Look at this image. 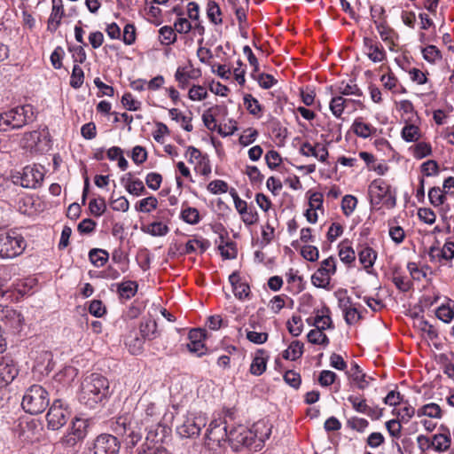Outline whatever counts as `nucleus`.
Instances as JSON below:
<instances>
[{"label": "nucleus", "instance_id": "1", "mask_svg": "<svg viewBox=\"0 0 454 454\" xmlns=\"http://www.w3.org/2000/svg\"><path fill=\"white\" fill-rule=\"evenodd\" d=\"M272 424L269 419H262L248 428L239 425L229 430V440L231 447L239 450L240 447H247L251 450H261L272 432Z\"/></svg>", "mask_w": 454, "mask_h": 454}, {"label": "nucleus", "instance_id": "2", "mask_svg": "<svg viewBox=\"0 0 454 454\" xmlns=\"http://www.w3.org/2000/svg\"><path fill=\"white\" fill-rule=\"evenodd\" d=\"M111 396L110 384L106 377L91 373L83 378L79 395L80 403L89 409H96L106 403Z\"/></svg>", "mask_w": 454, "mask_h": 454}, {"label": "nucleus", "instance_id": "3", "mask_svg": "<svg viewBox=\"0 0 454 454\" xmlns=\"http://www.w3.org/2000/svg\"><path fill=\"white\" fill-rule=\"evenodd\" d=\"M111 428L128 448L135 447L141 441L144 427L142 419L135 415L125 414L112 423Z\"/></svg>", "mask_w": 454, "mask_h": 454}, {"label": "nucleus", "instance_id": "4", "mask_svg": "<svg viewBox=\"0 0 454 454\" xmlns=\"http://www.w3.org/2000/svg\"><path fill=\"white\" fill-rule=\"evenodd\" d=\"M35 119L34 106L23 105L0 114V131L19 129Z\"/></svg>", "mask_w": 454, "mask_h": 454}, {"label": "nucleus", "instance_id": "5", "mask_svg": "<svg viewBox=\"0 0 454 454\" xmlns=\"http://www.w3.org/2000/svg\"><path fill=\"white\" fill-rule=\"evenodd\" d=\"M27 241L17 229L0 231V259H13L23 254Z\"/></svg>", "mask_w": 454, "mask_h": 454}, {"label": "nucleus", "instance_id": "6", "mask_svg": "<svg viewBox=\"0 0 454 454\" xmlns=\"http://www.w3.org/2000/svg\"><path fill=\"white\" fill-rule=\"evenodd\" d=\"M49 403L48 391L43 386L34 384L26 389L21 406L26 412L36 415L44 411Z\"/></svg>", "mask_w": 454, "mask_h": 454}, {"label": "nucleus", "instance_id": "7", "mask_svg": "<svg viewBox=\"0 0 454 454\" xmlns=\"http://www.w3.org/2000/svg\"><path fill=\"white\" fill-rule=\"evenodd\" d=\"M369 196L372 205L383 203L387 208H393L396 205L395 192L383 179H375L369 185Z\"/></svg>", "mask_w": 454, "mask_h": 454}, {"label": "nucleus", "instance_id": "8", "mask_svg": "<svg viewBox=\"0 0 454 454\" xmlns=\"http://www.w3.org/2000/svg\"><path fill=\"white\" fill-rule=\"evenodd\" d=\"M43 168L37 165L26 166L21 171L16 172L12 176L14 184H19L27 189H36L40 187L43 184Z\"/></svg>", "mask_w": 454, "mask_h": 454}, {"label": "nucleus", "instance_id": "9", "mask_svg": "<svg viewBox=\"0 0 454 454\" xmlns=\"http://www.w3.org/2000/svg\"><path fill=\"white\" fill-rule=\"evenodd\" d=\"M207 421V418L202 412H188L182 423L176 427V432L183 438L197 437Z\"/></svg>", "mask_w": 454, "mask_h": 454}, {"label": "nucleus", "instance_id": "10", "mask_svg": "<svg viewBox=\"0 0 454 454\" xmlns=\"http://www.w3.org/2000/svg\"><path fill=\"white\" fill-rule=\"evenodd\" d=\"M71 416L68 403L63 399H55L46 415L49 429L58 430L66 425Z\"/></svg>", "mask_w": 454, "mask_h": 454}, {"label": "nucleus", "instance_id": "11", "mask_svg": "<svg viewBox=\"0 0 454 454\" xmlns=\"http://www.w3.org/2000/svg\"><path fill=\"white\" fill-rule=\"evenodd\" d=\"M229 440V430L227 428L226 421L223 418L213 419L205 434V442L208 447L213 448L215 446H221L222 442H228Z\"/></svg>", "mask_w": 454, "mask_h": 454}, {"label": "nucleus", "instance_id": "12", "mask_svg": "<svg viewBox=\"0 0 454 454\" xmlns=\"http://www.w3.org/2000/svg\"><path fill=\"white\" fill-rule=\"evenodd\" d=\"M139 333L141 337H135L132 340L134 344H129L130 352L134 355L139 354L143 349L145 340H154L158 337L157 323L155 320L147 319L141 322L139 325Z\"/></svg>", "mask_w": 454, "mask_h": 454}, {"label": "nucleus", "instance_id": "13", "mask_svg": "<svg viewBox=\"0 0 454 454\" xmlns=\"http://www.w3.org/2000/svg\"><path fill=\"white\" fill-rule=\"evenodd\" d=\"M23 321V317L17 310L0 305V328L4 332L20 333Z\"/></svg>", "mask_w": 454, "mask_h": 454}, {"label": "nucleus", "instance_id": "14", "mask_svg": "<svg viewBox=\"0 0 454 454\" xmlns=\"http://www.w3.org/2000/svg\"><path fill=\"white\" fill-rule=\"evenodd\" d=\"M335 271V259L330 256L321 262L320 267L311 277V282L317 287L326 288L330 285L331 276Z\"/></svg>", "mask_w": 454, "mask_h": 454}, {"label": "nucleus", "instance_id": "15", "mask_svg": "<svg viewBox=\"0 0 454 454\" xmlns=\"http://www.w3.org/2000/svg\"><path fill=\"white\" fill-rule=\"evenodd\" d=\"M88 426L87 419L75 418L67 434L61 438V443L66 447H74L86 437Z\"/></svg>", "mask_w": 454, "mask_h": 454}, {"label": "nucleus", "instance_id": "16", "mask_svg": "<svg viewBox=\"0 0 454 454\" xmlns=\"http://www.w3.org/2000/svg\"><path fill=\"white\" fill-rule=\"evenodd\" d=\"M363 51L373 63H380L387 59V52L382 43L375 36H364L363 38Z\"/></svg>", "mask_w": 454, "mask_h": 454}, {"label": "nucleus", "instance_id": "17", "mask_svg": "<svg viewBox=\"0 0 454 454\" xmlns=\"http://www.w3.org/2000/svg\"><path fill=\"white\" fill-rule=\"evenodd\" d=\"M120 442L117 436L102 434L94 441L93 454H118Z\"/></svg>", "mask_w": 454, "mask_h": 454}, {"label": "nucleus", "instance_id": "18", "mask_svg": "<svg viewBox=\"0 0 454 454\" xmlns=\"http://www.w3.org/2000/svg\"><path fill=\"white\" fill-rule=\"evenodd\" d=\"M189 343L187 344L188 349L196 354L198 356H201L206 352V347L204 340L206 339V332L202 329H192L188 334Z\"/></svg>", "mask_w": 454, "mask_h": 454}, {"label": "nucleus", "instance_id": "19", "mask_svg": "<svg viewBox=\"0 0 454 454\" xmlns=\"http://www.w3.org/2000/svg\"><path fill=\"white\" fill-rule=\"evenodd\" d=\"M373 23L381 38L390 51L395 46V40L398 38L395 31L388 26L385 19L374 20Z\"/></svg>", "mask_w": 454, "mask_h": 454}, {"label": "nucleus", "instance_id": "20", "mask_svg": "<svg viewBox=\"0 0 454 454\" xmlns=\"http://www.w3.org/2000/svg\"><path fill=\"white\" fill-rule=\"evenodd\" d=\"M229 281L232 286L234 296L237 299L240 301L250 299V286L247 282L241 281L238 272H232L229 277Z\"/></svg>", "mask_w": 454, "mask_h": 454}, {"label": "nucleus", "instance_id": "21", "mask_svg": "<svg viewBox=\"0 0 454 454\" xmlns=\"http://www.w3.org/2000/svg\"><path fill=\"white\" fill-rule=\"evenodd\" d=\"M121 183L124 186L125 190L134 196L138 197L146 192L143 181L138 178H133L130 172L125 174L121 178Z\"/></svg>", "mask_w": 454, "mask_h": 454}, {"label": "nucleus", "instance_id": "22", "mask_svg": "<svg viewBox=\"0 0 454 454\" xmlns=\"http://www.w3.org/2000/svg\"><path fill=\"white\" fill-rule=\"evenodd\" d=\"M19 373V370L13 360L3 357L0 361V377L5 386L9 385Z\"/></svg>", "mask_w": 454, "mask_h": 454}, {"label": "nucleus", "instance_id": "23", "mask_svg": "<svg viewBox=\"0 0 454 454\" xmlns=\"http://www.w3.org/2000/svg\"><path fill=\"white\" fill-rule=\"evenodd\" d=\"M269 355L264 349H258L250 364L249 372L254 376H261L267 368Z\"/></svg>", "mask_w": 454, "mask_h": 454}, {"label": "nucleus", "instance_id": "24", "mask_svg": "<svg viewBox=\"0 0 454 454\" xmlns=\"http://www.w3.org/2000/svg\"><path fill=\"white\" fill-rule=\"evenodd\" d=\"M64 16L62 0H52L51 12L48 20L47 29L51 33L55 32Z\"/></svg>", "mask_w": 454, "mask_h": 454}, {"label": "nucleus", "instance_id": "25", "mask_svg": "<svg viewBox=\"0 0 454 454\" xmlns=\"http://www.w3.org/2000/svg\"><path fill=\"white\" fill-rule=\"evenodd\" d=\"M316 316L313 319V325L319 330H327L333 328L331 318V311L327 306H323L320 309H317Z\"/></svg>", "mask_w": 454, "mask_h": 454}, {"label": "nucleus", "instance_id": "26", "mask_svg": "<svg viewBox=\"0 0 454 454\" xmlns=\"http://www.w3.org/2000/svg\"><path fill=\"white\" fill-rule=\"evenodd\" d=\"M348 373L351 380L359 389L362 390L365 389L369 386L370 380H372V378L363 372L362 369L356 363H353L351 364L350 370Z\"/></svg>", "mask_w": 454, "mask_h": 454}, {"label": "nucleus", "instance_id": "27", "mask_svg": "<svg viewBox=\"0 0 454 454\" xmlns=\"http://www.w3.org/2000/svg\"><path fill=\"white\" fill-rule=\"evenodd\" d=\"M336 92L339 96H355L357 98L363 97V91L358 85L352 80L348 82H341L336 85Z\"/></svg>", "mask_w": 454, "mask_h": 454}, {"label": "nucleus", "instance_id": "28", "mask_svg": "<svg viewBox=\"0 0 454 454\" xmlns=\"http://www.w3.org/2000/svg\"><path fill=\"white\" fill-rule=\"evenodd\" d=\"M49 135L47 129H43V131L33 130L30 132H26L23 135L22 143L23 146L26 148L33 149L36 147L37 145L42 141V137L46 138Z\"/></svg>", "mask_w": 454, "mask_h": 454}, {"label": "nucleus", "instance_id": "29", "mask_svg": "<svg viewBox=\"0 0 454 454\" xmlns=\"http://www.w3.org/2000/svg\"><path fill=\"white\" fill-rule=\"evenodd\" d=\"M352 130L357 137L368 138L376 132V128L363 121L362 118H356L352 124Z\"/></svg>", "mask_w": 454, "mask_h": 454}, {"label": "nucleus", "instance_id": "30", "mask_svg": "<svg viewBox=\"0 0 454 454\" xmlns=\"http://www.w3.org/2000/svg\"><path fill=\"white\" fill-rule=\"evenodd\" d=\"M380 82L385 90H390L394 94L403 93L405 89L399 83L398 79L395 76L392 72L382 74Z\"/></svg>", "mask_w": 454, "mask_h": 454}, {"label": "nucleus", "instance_id": "31", "mask_svg": "<svg viewBox=\"0 0 454 454\" xmlns=\"http://www.w3.org/2000/svg\"><path fill=\"white\" fill-rule=\"evenodd\" d=\"M210 246V243L208 240L206 239H190L186 242L183 251L181 254H189L192 253H196L198 250H200V253H204Z\"/></svg>", "mask_w": 454, "mask_h": 454}, {"label": "nucleus", "instance_id": "32", "mask_svg": "<svg viewBox=\"0 0 454 454\" xmlns=\"http://www.w3.org/2000/svg\"><path fill=\"white\" fill-rule=\"evenodd\" d=\"M358 258L360 263L367 270L373 266L377 259V253L372 247L365 246L359 250Z\"/></svg>", "mask_w": 454, "mask_h": 454}, {"label": "nucleus", "instance_id": "33", "mask_svg": "<svg viewBox=\"0 0 454 454\" xmlns=\"http://www.w3.org/2000/svg\"><path fill=\"white\" fill-rule=\"evenodd\" d=\"M304 345L300 340H294L290 343L288 348L284 350L282 356L286 360L295 361L300 358L303 354Z\"/></svg>", "mask_w": 454, "mask_h": 454}, {"label": "nucleus", "instance_id": "34", "mask_svg": "<svg viewBox=\"0 0 454 454\" xmlns=\"http://www.w3.org/2000/svg\"><path fill=\"white\" fill-rule=\"evenodd\" d=\"M403 406L400 408H395L393 410V414L396 415L397 419L401 420L403 423H408L411 419L417 414V411L414 407H412L408 401H404L402 403Z\"/></svg>", "mask_w": 454, "mask_h": 454}, {"label": "nucleus", "instance_id": "35", "mask_svg": "<svg viewBox=\"0 0 454 454\" xmlns=\"http://www.w3.org/2000/svg\"><path fill=\"white\" fill-rule=\"evenodd\" d=\"M218 249L224 259H234L237 256L235 243L230 240L225 241L223 235L219 236Z\"/></svg>", "mask_w": 454, "mask_h": 454}, {"label": "nucleus", "instance_id": "36", "mask_svg": "<svg viewBox=\"0 0 454 454\" xmlns=\"http://www.w3.org/2000/svg\"><path fill=\"white\" fill-rule=\"evenodd\" d=\"M168 114L173 121L180 122L181 127L191 132L193 129L192 124V117L183 114V113L177 108H171L168 110Z\"/></svg>", "mask_w": 454, "mask_h": 454}, {"label": "nucleus", "instance_id": "37", "mask_svg": "<svg viewBox=\"0 0 454 454\" xmlns=\"http://www.w3.org/2000/svg\"><path fill=\"white\" fill-rule=\"evenodd\" d=\"M109 254L101 248H92L89 252L90 262L97 268L104 266L108 261Z\"/></svg>", "mask_w": 454, "mask_h": 454}, {"label": "nucleus", "instance_id": "38", "mask_svg": "<svg viewBox=\"0 0 454 454\" xmlns=\"http://www.w3.org/2000/svg\"><path fill=\"white\" fill-rule=\"evenodd\" d=\"M445 433L434 434L432 440V446L438 451H444L450 446V434L448 429Z\"/></svg>", "mask_w": 454, "mask_h": 454}, {"label": "nucleus", "instance_id": "39", "mask_svg": "<svg viewBox=\"0 0 454 454\" xmlns=\"http://www.w3.org/2000/svg\"><path fill=\"white\" fill-rule=\"evenodd\" d=\"M442 415L441 407L434 403H427L417 410L418 417L427 416L432 419H441Z\"/></svg>", "mask_w": 454, "mask_h": 454}, {"label": "nucleus", "instance_id": "40", "mask_svg": "<svg viewBox=\"0 0 454 454\" xmlns=\"http://www.w3.org/2000/svg\"><path fill=\"white\" fill-rule=\"evenodd\" d=\"M243 100L244 105L250 114L258 118L262 116V106L255 98L251 94H246Z\"/></svg>", "mask_w": 454, "mask_h": 454}, {"label": "nucleus", "instance_id": "41", "mask_svg": "<svg viewBox=\"0 0 454 454\" xmlns=\"http://www.w3.org/2000/svg\"><path fill=\"white\" fill-rule=\"evenodd\" d=\"M256 323L250 320L249 325L254 330H246L247 339L254 344H263L268 340L269 334L267 333H258L255 331Z\"/></svg>", "mask_w": 454, "mask_h": 454}, {"label": "nucleus", "instance_id": "42", "mask_svg": "<svg viewBox=\"0 0 454 454\" xmlns=\"http://www.w3.org/2000/svg\"><path fill=\"white\" fill-rule=\"evenodd\" d=\"M158 207V200L154 196H149L135 204V209L140 213H151Z\"/></svg>", "mask_w": 454, "mask_h": 454}, {"label": "nucleus", "instance_id": "43", "mask_svg": "<svg viewBox=\"0 0 454 454\" xmlns=\"http://www.w3.org/2000/svg\"><path fill=\"white\" fill-rule=\"evenodd\" d=\"M402 137L406 142H416L420 138V129L414 124L407 123L401 131Z\"/></svg>", "mask_w": 454, "mask_h": 454}, {"label": "nucleus", "instance_id": "44", "mask_svg": "<svg viewBox=\"0 0 454 454\" xmlns=\"http://www.w3.org/2000/svg\"><path fill=\"white\" fill-rule=\"evenodd\" d=\"M145 418L141 419L144 425L149 422H158L160 419V412L154 403H148L144 410Z\"/></svg>", "mask_w": 454, "mask_h": 454}, {"label": "nucleus", "instance_id": "45", "mask_svg": "<svg viewBox=\"0 0 454 454\" xmlns=\"http://www.w3.org/2000/svg\"><path fill=\"white\" fill-rule=\"evenodd\" d=\"M180 217L184 222L192 225H195L200 221L198 209L192 207H183L180 213Z\"/></svg>", "mask_w": 454, "mask_h": 454}, {"label": "nucleus", "instance_id": "46", "mask_svg": "<svg viewBox=\"0 0 454 454\" xmlns=\"http://www.w3.org/2000/svg\"><path fill=\"white\" fill-rule=\"evenodd\" d=\"M422 55L424 59L431 64H436L442 58L441 51L434 45H427L423 48Z\"/></svg>", "mask_w": 454, "mask_h": 454}, {"label": "nucleus", "instance_id": "47", "mask_svg": "<svg viewBox=\"0 0 454 454\" xmlns=\"http://www.w3.org/2000/svg\"><path fill=\"white\" fill-rule=\"evenodd\" d=\"M207 15L215 25L222 24V12L220 6L215 1H209L207 7Z\"/></svg>", "mask_w": 454, "mask_h": 454}, {"label": "nucleus", "instance_id": "48", "mask_svg": "<svg viewBox=\"0 0 454 454\" xmlns=\"http://www.w3.org/2000/svg\"><path fill=\"white\" fill-rule=\"evenodd\" d=\"M286 327L288 332L294 337H298L303 331V322L301 316L294 315L287 322Z\"/></svg>", "mask_w": 454, "mask_h": 454}, {"label": "nucleus", "instance_id": "49", "mask_svg": "<svg viewBox=\"0 0 454 454\" xmlns=\"http://www.w3.org/2000/svg\"><path fill=\"white\" fill-rule=\"evenodd\" d=\"M176 73H179L182 77L188 81L197 80L201 76V70L194 68L191 63L187 66L178 67Z\"/></svg>", "mask_w": 454, "mask_h": 454}, {"label": "nucleus", "instance_id": "50", "mask_svg": "<svg viewBox=\"0 0 454 454\" xmlns=\"http://www.w3.org/2000/svg\"><path fill=\"white\" fill-rule=\"evenodd\" d=\"M323 331L324 330H319L318 328L310 330L307 334L308 341L317 345H328L329 338Z\"/></svg>", "mask_w": 454, "mask_h": 454}, {"label": "nucleus", "instance_id": "51", "mask_svg": "<svg viewBox=\"0 0 454 454\" xmlns=\"http://www.w3.org/2000/svg\"><path fill=\"white\" fill-rule=\"evenodd\" d=\"M344 102V97L342 96L337 95L332 98L329 103V108L334 117L338 119L341 118L345 110Z\"/></svg>", "mask_w": 454, "mask_h": 454}, {"label": "nucleus", "instance_id": "52", "mask_svg": "<svg viewBox=\"0 0 454 454\" xmlns=\"http://www.w3.org/2000/svg\"><path fill=\"white\" fill-rule=\"evenodd\" d=\"M160 41L161 44L170 45L176 41V35L173 27L170 26H164L160 28Z\"/></svg>", "mask_w": 454, "mask_h": 454}, {"label": "nucleus", "instance_id": "53", "mask_svg": "<svg viewBox=\"0 0 454 454\" xmlns=\"http://www.w3.org/2000/svg\"><path fill=\"white\" fill-rule=\"evenodd\" d=\"M84 82V72L78 64H74L71 77L70 86L74 89H79L82 87Z\"/></svg>", "mask_w": 454, "mask_h": 454}, {"label": "nucleus", "instance_id": "54", "mask_svg": "<svg viewBox=\"0 0 454 454\" xmlns=\"http://www.w3.org/2000/svg\"><path fill=\"white\" fill-rule=\"evenodd\" d=\"M89 209L91 215L94 216H101L106 210L105 199L102 197L92 199L89 203Z\"/></svg>", "mask_w": 454, "mask_h": 454}, {"label": "nucleus", "instance_id": "55", "mask_svg": "<svg viewBox=\"0 0 454 454\" xmlns=\"http://www.w3.org/2000/svg\"><path fill=\"white\" fill-rule=\"evenodd\" d=\"M412 150L413 156L418 160H421L432 154V146L427 142L417 143L413 145Z\"/></svg>", "mask_w": 454, "mask_h": 454}, {"label": "nucleus", "instance_id": "56", "mask_svg": "<svg viewBox=\"0 0 454 454\" xmlns=\"http://www.w3.org/2000/svg\"><path fill=\"white\" fill-rule=\"evenodd\" d=\"M169 229L161 222H153L147 225L146 232L154 237H162L168 234Z\"/></svg>", "mask_w": 454, "mask_h": 454}, {"label": "nucleus", "instance_id": "57", "mask_svg": "<svg viewBox=\"0 0 454 454\" xmlns=\"http://www.w3.org/2000/svg\"><path fill=\"white\" fill-rule=\"evenodd\" d=\"M428 198L431 205L434 207L442 206L446 200L443 192L439 187L431 188L428 192Z\"/></svg>", "mask_w": 454, "mask_h": 454}, {"label": "nucleus", "instance_id": "58", "mask_svg": "<svg viewBox=\"0 0 454 454\" xmlns=\"http://www.w3.org/2000/svg\"><path fill=\"white\" fill-rule=\"evenodd\" d=\"M120 295L125 299L135 296L137 291V285L134 281H128L121 284L118 287Z\"/></svg>", "mask_w": 454, "mask_h": 454}, {"label": "nucleus", "instance_id": "59", "mask_svg": "<svg viewBox=\"0 0 454 454\" xmlns=\"http://www.w3.org/2000/svg\"><path fill=\"white\" fill-rule=\"evenodd\" d=\"M357 205V199L353 195H345L341 200V209L346 216L352 215Z\"/></svg>", "mask_w": 454, "mask_h": 454}, {"label": "nucleus", "instance_id": "60", "mask_svg": "<svg viewBox=\"0 0 454 454\" xmlns=\"http://www.w3.org/2000/svg\"><path fill=\"white\" fill-rule=\"evenodd\" d=\"M217 108V106L210 107L202 114L203 123L209 130H215L216 128V121L215 115Z\"/></svg>", "mask_w": 454, "mask_h": 454}, {"label": "nucleus", "instance_id": "61", "mask_svg": "<svg viewBox=\"0 0 454 454\" xmlns=\"http://www.w3.org/2000/svg\"><path fill=\"white\" fill-rule=\"evenodd\" d=\"M121 104L128 111H137L141 108L142 103L134 98L133 95L126 92L121 97Z\"/></svg>", "mask_w": 454, "mask_h": 454}, {"label": "nucleus", "instance_id": "62", "mask_svg": "<svg viewBox=\"0 0 454 454\" xmlns=\"http://www.w3.org/2000/svg\"><path fill=\"white\" fill-rule=\"evenodd\" d=\"M339 256L342 262L351 264L356 260V253L350 246L341 245L339 250Z\"/></svg>", "mask_w": 454, "mask_h": 454}, {"label": "nucleus", "instance_id": "63", "mask_svg": "<svg viewBox=\"0 0 454 454\" xmlns=\"http://www.w3.org/2000/svg\"><path fill=\"white\" fill-rule=\"evenodd\" d=\"M188 98L192 101H201L207 98V91L201 85H192L188 91Z\"/></svg>", "mask_w": 454, "mask_h": 454}, {"label": "nucleus", "instance_id": "64", "mask_svg": "<svg viewBox=\"0 0 454 454\" xmlns=\"http://www.w3.org/2000/svg\"><path fill=\"white\" fill-rule=\"evenodd\" d=\"M347 425L351 429L362 433L368 427L369 422L363 418L351 417L348 419Z\"/></svg>", "mask_w": 454, "mask_h": 454}]
</instances>
